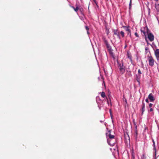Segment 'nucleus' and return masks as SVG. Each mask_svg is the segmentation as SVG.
<instances>
[{"instance_id": "obj_1", "label": "nucleus", "mask_w": 159, "mask_h": 159, "mask_svg": "<svg viewBox=\"0 0 159 159\" xmlns=\"http://www.w3.org/2000/svg\"><path fill=\"white\" fill-rule=\"evenodd\" d=\"M117 64L120 73L121 74H124L125 71V67L124 65L123 61H121L120 62L117 61Z\"/></svg>"}, {"instance_id": "obj_2", "label": "nucleus", "mask_w": 159, "mask_h": 159, "mask_svg": "<svg viewBox=\"0 0 159 159\" xmlns=\"http://www.w3.org/2000/svg\"><path fill=\"white\" fill-rule=\"evenodd\" d=\"M116 139H107V142L108 144L110 146H114L116 142Z\"/></svg>"}, {"instance_id": "obj_3", "label": "nucleus", "mask_w": 159, "mask_h": 159, "mask_svg": "<svg viewBox=\"0 0 159 159\" xmlns=\"http://www.w3.org/2000/svg\"><path fill=\"white\" fill-rule=\"evenodd\" d=\"M111 130H109L108 133H106V137L107 139H115V136L111 135Z\"/></svg>"}, {"instance_id": "obj_4", "label": "nucleus", "mask_w": 159, "mask_h": 159, "mask_svg": "<svg viewBox=\"0 0 159 159\" xmlns=\"http://www.w3.org/2000/svg\"><path fill=\"white\" fill-rule=\"evenodd\" d=\"M148 61L149 65L151 67H152L154 66V60L152 57H148Z\"/></svg>"}, {"instance_id": "obj_5", "label": "nucleus", "mask_w": 159, "mask_h": 159, "mask_svg": "<svg viewBox=\"0 0 159 159\" xmlns=\"http://www.w3.org/2000/svg\"><path fill=\"white\" fill-rule=\"evenodd\" d=\"M148 38L150 41H152L154 39L153 35L151 33H149L148 34Z\"/></svg>"}, {"instance_id": "obj_6", "label": "nucleus", "mask_w": 159, "mask_h": 159, "mask_svg": "<svg viewBox=\"0 0 159 159\" xmlns=\"http://www.w3.org/2000/svg\"><path fill=\"white\" fill-rule=\"evenodd\" d=\"M148 98L149 99L150 101L152 102L154 100V98L152 95V93H150L148 96Z\"/></svg>"}, {"instance_id": "obj_7", "label": "nucleus", "mask_w": 159, "mask_h": 159, "mask_svg": "<svg viewBox=\"0 0 159 159\" xmlns=\"http://www.w3.org/2000/svg\"><path fill=\"white\" fill-rule=\"evenodd\" d=\"M142 109H141V111H142V115H143V113L145 111V104L143 102H142Z\"/></svg>"}, {"instance_id": "obj_8", "label": "nucleus", "mask_w": 159, "mask_h": 159, "mask_svg": "<svg viewBox=\"0 0 159 159\" xmlns=\"http://www.w3.org/2000/svg\"><path fill=\"white\" fill-rule=\"evenodd\" d=\"M153 149H154V154H153V157H156V148L155 142H154V143H153Z\"/></svg>"}, {"instance_id": "obj_9", "label": "nucleus", "mask_w": 159, "mask_h": 159, "mask_svg": "<svg viewBox=\"0 0 159 159\" xmlns=\"http://www.w3.org/2000/svg\"><path fill=\"white\" fill-rule=\"evenodd\" d=\"M107 48L108 49V50L109 51H110L111 50V46L110 45L109 43L107 44L106 45Z\"/></svg>"}, {"instance_id": "obj_10", "label": "nucleus", "mask_w": 159, "mask_h": 159, "mask_svg": "<svg viewBox=\"0 0 159 159\" xmlns=\"http://www.w3.org/2000/svg\"><path fill=\"white\" fill-rule=\"evenodd\" d=\"M103 41L105 44L106 45H107V44H108V42L107 40L106 39L105 37H103L102 38Z\"/></svg>"}, {"instance_id": "obj_11", "label": "nucleus", "mask_w": 159, "mask_h": 159, "mask_svg": "<svg viewBox=\"0 0 159 159\" xmlns=\"http://www.w3.org/2000/svg\"><path fill=\"white\" fill-rule=\"evenodd\" d=\"M156 56H159V49H157L155 51Z\"/></svg>"}, {"instance_id": "obj_12", "label": "nucleus", "mask_w": 159, "mask_h": 159, "mask_svg": "<svg viewBox=\"0 0 159 159\" xmlns=\"http://www.w3.org/2000/svg\"><path fill=\"white\" fill-rule=\"evenodd\" d=\"M113 32L114 33V34L116 35L119 33L118 32L117 30H113Z\"/></svg>"}, {"instance_id": "obj_13", "label": "nucleus", "mask_w": 159, "mask_h": 159, "mask_svg": "<svg viewBox=\"0 0 159 159\" xmlns=\"http://www.w3.org/2000/svg\"><path fill=\"white\" fill-rule=\"evenodd\" d=\"M123 28L126 31L128 32H129V31H130V30L129 29V27L128 26H123Z\"/></svg>"}, {"instance_id": "obj_14", "label": "nucleus", "mask_w": 159, "mask_h": 159, "mask_svg": "<svg viewBox=\"0 0 159 159\" xmlns=\"http://www.w3.org/2000/svg\"><path fill=\"white\" fill-rule=\"evenodd\" d=\"M140 75L137 76L136 75V80L139 83L140 79Z\"/></svg>"}, {"instance_id": "obj_15", "label": "nucleus", "mask_w": 159, "mask_h": 159, "mask_svg": "<svg viewBox=\"0 0 159 159\" xmlns=\"http://www.w3.org/2000/svg\"><path fill=\"white\" fill-rule=\"evenodd\" d=\"M140 159H146V156L144 154H143L141 157Z\"/></svg>"}, {"instance_id": "obj_16", "label": "nucleus", "mask_w": 159, "mask_h": 159, "mask_svg": "<svg viewBox=\"0 0 159 159\" xmlns=\"http://www.w3.org/2000/svg\"><path fill=\"white\" fill-rule=\"evenodd\" d=\"M101 96L103 98H105L106 97L105 93L104 92H102L101 94Z\"/></svg>"}, {"instance_id": "obj_17", "label": "nucleus", "mask_w": 159, "mask_h": 159, "mask_svg": "<svg viewBox=\"0 0 159 159\" xmlns=\"http://www.w3.org/2000/svg\"><path fill=\"white\" fill-rule=\"evenodd\" d=\"M72 7L74 9L75 11L76 12H77L79 9V8L78 7H76L75 8L74 7Z\"/></svg>"}, {"instance_id": "obj_18", "label": "nucleus", "mask_w": 159, "mask_h": 159, "mask_svg": "<svg viewBox=\"0 0 159 159\" xmlns=\"http://www.w3.org/2000/svg\"><path fill=\"white\" fill-rule=\"evenodd\" d=\"M131 3H132V0H130L129 4V10H130L131 8Z\"/></svg>"}, {"instance_id": "obj_19", "label": "nucleus", "mask_w": 159, "mask_h": 159, "mask_svg": "<svg viewBox=\"0 0 159 159\" xmlns=\"http://www.w3.org/2000/svg\"><path fill=\"white\" fill-rule=\"evenodd\" d=\"M131 154H132L131 159H134L135 157H134V153L133 152H132Z\"/></svg>"}, {"instance_id": "obj_20", "label": "nucleus", "mask_w": 159, "mask_h": 159, "mask_svg": "<svg viewBox=\"0 0 159 159\" xmlns=\"http://www.w3.org/2000/svg\"><path fill=\"white\" fill-rule=\"evenodd\" d=\"M120 34L123 37H124L125 34L124 33L123 31H121L120 32Z\"/></svg>"}, {"instance_id": "obj_21", "label": "nucleus", "mask_w": 159, "mask_h": 159, "mask_svg": "<svg viewBox=\"0 0 159 159\" xmlns=\"http://www.w3.org/2000/svg\"><path fill=\"white\" fill-rule=\"evenodd\" d=\"M107 103L108 104V105L109 106L110 105H111V102H109L108 100H107Z\"/></svg>"}, {"instance_id": "obj_22", "label": "nucleus", "mask_w": 159, "mask_h": 159, "mask_svg": "<svg viewBox=\"0 0 159 159\" xmlns=\"http://www.w3.org/2000/svg\"><path fill=\"white\" fill-rule=\"evenodd\" d=\"M128 35H129V36L130 37L131 36V31H129V32H128L127 33Z\"/></svg>"}, {"instance_id": "obj_23", "label": "nucleus", "mask_w": 159, "mask_h": 159, "mask_svg": "<svg viewBox=\"0 0 159 159\" xmlns=\"http://www.w3.org/2000/svg\"><path fill=\"white\" fill-rule=\"evenodd\" d=\"M134 35H135L137 37H139V35H138V34H137V33L136 32H135L134 34Z\"/></svg>"}, {"instance_id": "obj_24", "label": "nucleus", "mask_w": 159, "mask_h": 159, "mask_svg": "<svg viewBox=\"0 0 159 159\" xmlns=\"http://www.w3.org/2000/svg\"><path fill=\"white\" fill-rule=\"evenodd\" d=\"M156 57L158 62H159V56H156Z\"/></svg>"}, {"instance_id": "obj_25", "label": "nucleus", "mask_w": 159, "mask_h": 159, "mask_svg": "<svg viewBox=\"0 0 159 159\" xmlns=\"http://www.w3.org/2000/svg\"><path fill=\"white\" fill-rule=\"evenodd\" d=\"M152 105H152V103H150L149 104V107L151 108L152 107Z\"/></svg>"}, {"instance_id": "obj_26", "label": "nucleus", "mask_w": 159, "mask_h": 159, "mask_svg": "<svg viewBox=\"0 0 159 159\" xmlns=\"http://www.w3.org/2000/svg\"><path fill=\"white\" fill-rule=\"evenodd\" d=\"M118 37V38L119 39H120V34H119V33L118 34V35H116Z\"/></svg>"}, {"instance_id": "obj_27", "label": "nucleus", "mask_w": 159, "mask_h": 159, "mask_svg": "<svg viewBox=\"0 0 159 159\" xmlns=\"http://www.w3.org/2000/svg\"><path fill=\"white\" fill-rule=\"evenodd\" d=\"M138 72L139 74H142V73L141 72V70L140 69H139Z\"/></svg>"}, {"instance_id": "obj_28", "label": "nucleus", "mask_w": 159, "mask_h": 159, "mask_svg": "<svg viewBox=\"0 0 159 159\" xmlns=\"http://www.w3.org/2000/svg\"><path fill=\"white\" fill-rule=\"evenodd\" d=\"M85 29L87 31H88L89 30V28L87 26H85Z\"/></svg>"}, {"instance_id": "obj_29", "label": "nucleus", "mask_w": 159, "mask_h": 159, "mask_svg": "<svg viewBox=\"0 0 159 159\" xmlns=\"http://www.w3.org/2000/svg\"><path fill=\"white\" fill-rule=\"evenodd\" d=\"M153 111V109L152 108H150L149 110V111Z\"/></svg>"}, {"instance_id": "obj_30", "label": "nucleus", "mask_w": 159, "mask_h": 159, "mask_svg": "<svg viewBox=\"0 0 159 159\" xmlns=\"http://www.w3.org/2000/svg\"><path fill=\"white\" fill-rule=\"evenodd\" d=\"M145 101H146L147 103H148V102H149V101H148V98H146V99H145Z\"/></svg>"}, {"instance_id": "obj_31", "label": "nucleus", "mask_w": 159, "mask_h": 159, "mask_svg": "<svg viewBox=\"0 0 159 159\" xmlns=\"http://www.w3.org/2000/svg\"><path fill=\"white\" fill-rule=\"evenodd\" d=\"M137 135H138V133H137V131H136L135 132V135L136 138H137Z\"/></svg>"}, {"instance_id": "obj_32", "label": "nucleus", "mask_w": 159, "mask_h": 159, "mask_svg": "<svg viewBox=\"0 0 159 159\" xmlns=\"http://www.w3.org/2000/svg\"><path fill=\"white\" fill-rule=\"evenodd\" d=\"M110 116H111V119L112 120V118H113V115H112V114H110ZM112 121H113V120H112Z\"/></svg>"}, {"instance_id": "obj_33", "label": "nucleus", "mask_w": 159, "mask_h": 159, "mask_svg": "<svg viewBox=\"0 0 159 159\" xmlns=\"http://www.w3.org/2000/svg\"><path fill=\"white\" fill-rule=\"evenodd\" d=\"M109 111H110V114H112L111 109H110Z\"/></svg>"}, {"instance_id": "obj_34", "label": "nucleus", "mask_w": 159, "mask_h": 159, "mask_svg": "<svg viewBox=\"0 0 159 159\" xmlns=\"http://www.w3.org/2000/svg\"><path fill=\"white\" fill-rule=\"evenodd\" d=\"M128 58H129V59H130L131 60H132V59H131V57H130L129 56H128Z\"/></svg>"}, {"instance_id": "obj_35", "label": "nucleus", "mask_w": 159, "mask_h": 159, "mask_svg": "<svg viewBox=\"0 0 159 159\" xmlns=\"http://www.w3.org/2000/svg\"><path fill=\"white\" fill-rule=\"evenodd\" d=\"M143 34H144V35L145 34V31H143Z\"/></svg>"}, {"instance_id": "obj_36", "label": "nucleus", "mask_w": 159, "mask_h": 159, "mask_svg": "<svg viewBox=\"0 0 159 159\" xmlns=\"http://www.w3.org/2000/svg\"><path fill=\"white\" fill-rule=\"evenodd\" d=\"M148 49V48H146L145 49V50L147 51Z\"/></svg>"}, {"instance_id": "obj_37", "label": "nucleus", "mask_w": 159, "mask_h": 159, "mask_svg": "<svg viewBox=\"0 0 159 159\" xmlns=\"http://www.w3.org/2000/svg\"><path fill=\"white\" fill-rule=\"evenodd\" d=\"M87 34H89V31H88H88H87Z\"/></svg>"}, {"instance_id": "obj_38", "label": "nucleus", "mask_w": 159, "mask_h": 159, "mask_svg": "<svg viewBox=\"0 0 159 159\" xmlns=\"http://www.w3.org/2000/svg\"><path fill=\"white\" fill-rule=\"evenodd\" d=\"M152 141L153 142V143H154V142H155L154 141V140L153 139H152Z\"/></svg>"}, {"instance_id": "obj_39", "label": "nucleus", "mask_w": 159, "mask_h": 159, "mask_svg": "<svg viewBox=\"0 0 159 159\" xmlns=\"http://www.w3.org/2000/svg\"><path fill=\"white\" fill-rule=\"evenodd\" d=\"M155 1H157L158 0H154Z\"/></svg>"}, {"instance_id": "obj_40", "label": "nucleus", "mask_w": 159, "mask_h": 159, "mask_svg": "<svg viewBox=\"0 0 159 159\" xmlns=\"http://www.w3.org/2000/svg\"><path fill=\"white\" fill-rule=\"evenodd\" d=\"M100 122H102V121L101 120V121H100Z\"/></svg>"}, {"instance_id": "obj_41", "label": "nucleus", "mask_w": 159, "mask_h": 159, "mask_svg": "<svg viewBox=\"0 0 159 159\" xmlns=\"http://www.w3.org/2000/svg\"><path fill=\"white\" fill-rule=\"evenodd\" d=\"M82 18H81V20H82Z\"/></svg>"}, {"instance_id": "obj_42", "label": "nucleus", "mask_w": 159, "mask_h": 159, "mask_svg": "<svg viewBox=\"0 0 159 159\" xmlns=\"http://www.w3.org/2000/svg\"><path fill=\"white\" fill-rule=\"evenodd\" d=\"M82 18H81V20H82Z\"/></svg>"}, {"instance_id": "obj_43", "label": "nucleus", "mask_w": 159, "mask_h": 159, "mask_svg": "<svg viewBox=\"0 0 159 159\" xmlns=\"http://www.w3.org/2000/svg\"><path fill=\"white\" fill-rule=\"evenodd\" d=\"M82 18H81V20H82Z\"/></svg>"}, {"instance_id": "obj_44", "label": "nucleus", "mask_w": 159, "mask_h": 159, "mask_svg": "<svg viewBox=\"0 0 159 159\" xmlns=\"http://www.w3.org/2000/svg\"><path fill=\"white\" fill-rule=\"evenodd\" d=\"M126 47V46H125V48Z\"/></svg>"}]
</instances>
